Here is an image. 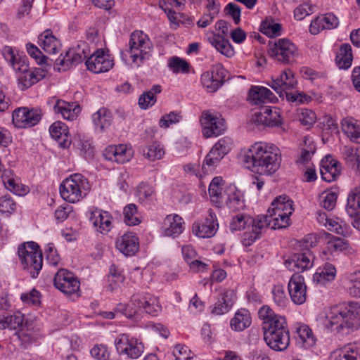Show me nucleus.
Returning <instances> with one entry per match:
<instances>
[{
    "instance_id": "1",
    "label": "nucleus",
    "mask_w": 360,
    "mask_h": 360,
    "mask_svg": "<svg viewBox=\"0 0 360 360\" xmlns=\"http://www.w3.org/2000/svg\"><path fill=\"white\" fill-rule=\"evenodd\" d=\"M282 161L279 148L271 143L257 142L252 145L243 156V162L252 172L271 176L280 168Z\"/></svg>"
},
{
    "instance_id": "2",
    "label": "nucleus",
    "mask_w": 360,
    "mask_h": 360,
    "mask_svg": "<svg viewBox=\"0 0 360 360\" xmlns=\"http://www.w3.org/2000/svg\"><path fill=\"white\" fill-rule=\"evenodd\" d=\"M359 323L360 305L352 302L331 307L322 321L323 328L335 333H347Z\"/></svg>"
},
{
    "instance_id": "3",
    "label": "nucleus",
    "mask_w": 360,
    "mask_h": 360,
    "mask_svg": "<svg viewBox=\"0 0 360 360\" xmlns=\"http://www.w3.org/2000/svg\"><path fill=\"white\" fill-rule=\"evenodd\" d=\"M89 188L88 180L82 174L75 173L62 181L60 193L65 201L75 203L86 195Z\"/></svg>"
},
{
    "instance_id": "4",
    "label": "nucleus",
    "mask_w": 360,
    "mask_h": 360,
    "mask_svg": "<svg viewBox=\"0 0 360 360\" xmlns=\"http://www.w3.org/2000/svg\"><path fill=\"white\" fill-rule=\"evenodd\" d=\"M18 254L23 269L32 278H37L42 269L43 256L39 245L34 242H27L18 247Z\"/></svg>"
},
{
    "instance_id": "5",
    "label": "nucleus",
    "mask_w": 360,
    "mask_h": 360,
    "mask_svg": "<svg viewBox=\"0 0 360 360\" xmlns=\"http://www.w3.org/2000/svg\"><path fill=\"white\" fill-rule=\"evenodd\" d=\"M293 201L286 195L276 198L267 211L273 224L272 229L286 228L290 224V216L293 212Z\"/></svg>"
},
{
    "instance_id": "6",
    "label": "nucleus",
    "mask_w": 360,
    "mask_h": 360,
    "mask_svg": "<svg viewBox=\"0 0 360 360\" xmlns=\"http://www.w3.org/2000/svg\"><path fill=\"white\" fill-rule=\"evenodd\" d=\"M129 53L132 62L138 67L149 60L153 51V45L148 37L142 31L136 30L131 34Z\"/></svg>"
},
{
    "instance_id": "7",
    "label": "nucleus",
    "mask_w": 360,
    "mask_h": 360,
    "mask_svg": "<svg viewBox=\"0 0 360 360\" xmlns=\"http://www.w3.org/2000/svg\"><path fill=\"white\" fill-rule=\"evenodd\" d=\"M268 53L276 61L289 65L294 63L299 55L297 46L288 39L269 41Z\"/></svg>"
},
{
    "instance_id": "8",
    "label": "nucleus",
    "mask_w": 360,
    "mask_h": 360,
    "mask_svg": "<svg viewBox=\"0 0 360 360\" xmlns=\"http://www.w3.org/2000/svg\"><path fill=\"white\" fill-rule=\"evenodd\" d=\"M114 344L120 355H124L131 359L139 358L144 352L142 342L126 333L118 335Z\"/></svg>"
},
{
    "instance_id": "9",
    "label": "nucleus",
    "mask_w": 360,
    "mask_h": 360,
    "mask_svg": "<svg viewBox=\"0 0 360 360\" xmlns=\"http://www.w3.org/2000/svg\"><path fill=\"white\" fill-rule=\"evenodd\" d=\"M14 70L19 72L18 83L22 90L30 88L44 79L48 71L44 67L30 69L27 60L20 65H15Z\"/></svg>"
},
{
    "instance_id": "10",
    "label": "nucleus",
    "mask_w": 360,
    "mask_h": 360,
    "mask_svg": "<svg viewBox=\"0 0 360 360\" xmlns=\"http://www.w3.org/2000/svg\"><path fill=\"white\" fill-rule=\"evenodd\" d=\"M200 123L205 138L218 136L226 130L225 120L217 112L205 110L202 112Z\"/></svg>"
},
{
    "instance_id": "11",
    "label": "nucleus",
    "mask_w": 360,
    "mask_h": 360,
    "mask_svg": "<svg viewBox=\"0 0 360 360\" xmlns=\"http://www.w3.org/2000/svg\"><path fill=\"white\" fill-rule=\"evenodd\" d=\"M41 118L39 108L22 107L15 109L12 113V122L15 127L27 128L37 124Z\"/></svg>"
},
{
    "instance_id": "12",
    "label": "nucleus",
    "mask_w": 360,
    "mask_h": 360,
    "mask_svg": "<svg viewBox=\"0 0 360 360\" xmlns=\"http://www.w3.org/2000/svg\"><path fill=\"white\" fill-rule=\"evenodd\" d=\"M227 75L226 70L221 64H216L210 71L202 74L200 82L207 91H217L224 84Z\"/></svg>"
},
{
    "instance_id": "13",
    "label": "nucleus",
    "mask_w": 360,
    "mask_h": 360,
    "mask_svg": "<svg viewBox=\"0 0 360 360\" xmlns=\"http://www.w3.org/2000/svg\"><path fill=\"white\" fill-rule=\"evenodd\" d=\"M131 304L137 309V313L143 311L152 316H157L161 311L158 297L146 292H138L131 297Z\"/></svg>"
},
{
    "instance_id": "14",
    "label": "nucleus",
    "mask_w": 360,
    "mask_h": 360,
    "mask_svg": "<svg viewBox=\"0 0 360 360\" xmlns=\"http://www.w3.org/2000/svg\"><path fill=\"white\" fill-rule=\"evenodd\" d=\"M53 283L56 288L65 294L77 292L80 286L78 278L73 273L65 269H60L56 274Z\"/></svg>"
},
{
    "instance_id": "15",
    "label": "nucleus",
    "mask_w": 360,
    "mask_h": 360,
    "mask_svg": "<svg viewBox=\"0 0 360 360\" xmlns=\"http://www.w3.org/2000/svg\"><path fill=\"white\" fill-rule=\"evenodd\" d=\"M86 68L94 73L105 72L112 68L113 60L103 49H98L85 61Z\"/></svg>"
},
{
    "instance_id": "16",
    "label": "nucleus",
    "mask_w": 360,
    "mask_h": 360,
    "mask_svg": "<svg viewBox=\"0 0 360 360\" xmlns=\"http://www.w3.org/2000/svg\"><path fill=\"white\" fill-rule=\"evenodd\" d=\"M218 223L215 213L212 210H208V215L204 221H197L193 224V233L202 238H211L215 235Z\"/></svg>"
},
{
    "instance_id": "17",
    "label": "nucleus",
    "mask_w": 360,
    "mask_h": 360,
    "mask_svg": "<svg viewBox=\"0 0 360 360\" xmlns=\"http://www.w3.org/2000/svg\"><path fill=\"white\" fill-rule=\"evenodd\" d=\"M291 300L296 304H302L307 300V285L302 275L294 274L288 285Z\"/></svg>"
},
{
    "instance_id": "18",
    "label": "nucleus",
    "mask_w": 360,
    "mask_h": 360,
    "mask_svg": "<svg viewBox=\"0 0 360 360\" xmlns=\"http://www.w3.org/2000/svg\"><path fill=\"white\" fill-rule=\"evenodd\" d=\"M266 84L279 94L280 97H283V91L295 88L297 80L294 77L293 72L290 69H285L278 77L271 79Z\"/></svg>"
},
{
    "instance_id": "19",
    "label": "nucleus",
    "mask_w": 360,
    "mask_h": 360,
    "mask_svg": "<svg viewBox=\"0 0 360 360\" xmlns=\"http://www.w3.org/2000/svg\"><path fill=\"white\" fill-rule=\"evenodd\" d=\"M264 340L266 345L275 351H284L290 344L289 330L264 332Z\"/></svg>"
},
{
    "instance_id": "20",
    "label": "nucleus",
    "mask_w": 360,
    "mask_h": 360,
    "mask_svg": "<svg viewBox=\"0 0 360 360\" xmlns=\"http://www.w3.org/2000/svg\"><path fill=\"white\" fill-rule=\"evenodd\" d=\"M311 255L310 251L295 252L285 262V265L290 271H304L312 266Z\"/></svg>"
},
{
    "instance_id": "21",
    "label": "nucleus",
    "mask_w": 360,
    "mask_h": 360,
    "mask_svg": "<svg viewBox=\"0 0 360 360\" xmlns=\"http://www.w3.org/2000/svg\"><path fill=\"white\" fill-rule=\"evenodd\" d=\"M338 25V18L333 13H328L314 19L309 25V32L312 34H317L323 30L335 29Z\"/></svg>"
},
{
    "instance_id": "22",
    "label": "nucleus",
    "mask_w": 360,
    "mask_h": 360,
    "mask_svg": "<svg viewBox=\"0 0 360 360\" xmlns=\"http://www.w3.org/2000/svg\"><path fill=\"white\" fill-rule=\"evenodd\" d=\"M116 248L126 256L134 255L139 248L138 238L131 232L125 233L117 239Z\"/></svg>"
},
{
    "instance_id": "23",
    "label": "nucleus",
    "mask_w": 360,
    "mask_h": 360,
    "mask_svg": "<svg viewBox=\"0 0 360 360\" xmlns=\"http://www.w3.org/2000/svg\"><path fill=\"white\" fill-rule=\"evenodd\" d=\"M277 98L266 87L252 86L248 92V101L251 105H260L266 102H274Z\"/></svg>"
},
{
    "instance_id": "24",
    "label": "nucleus",
    "mask_w": 360,
    "mask_h": 360,
    "mask_svg": "<svg viewBox=\"0 0 360 360\" xmlns=\"http://www.w3.org/2000/svg\"><path fill=\"white\" fill-rule=\"evenodd\" d=\"M320 173L323 180L333 181L340 173L339 162L330 155H326L321 161Z\"/></svg>"
},
{
    "instance_id": "25",
    "label": "nucleus",
    "mask_w": 360,
    "mask_h": 360,
    "mask_svg": "<svg viewBox=\"0 0 360 360\" xmlns=\"http://www.w3.org/2000/svg\"><path fill=\"white\" fill-rule=\"evenodd\" d=\"M236 300V295L233 290H226L220 295L217 302L214 304L212 312L216 315L227 313L233 305Z\"/></svg>"
},
{
    "instance_id": "26",
    "label": "nucleus",
    "mask_w": 360,
    "mask_h": 360,
    "mask_svg": "<svg viewBox=\"0 0 360 360\" xmlns=\"http://www.w3.org/2000/svg\"><path fill=\"white\" fill-rule=\"evenodd\" d=\"M87 56L88 54L85 52L84 49H79L77 51L74 49H70L66 52L65 56H60L57 58L56 63L57 65H60L65 70L70 66L82 63L87 58Z\"/></svg>"
},
{
    "instance_id": "27",
    "label": "nucleus",
    "mask_w": 360,
    "mask_h": 360,
    "mask_svg": "<svg viewBox=\"0 0 360 360\" xmlns=\"http://www.w3.org/2000/svg\"><path fill=\"white\" fill-rule=\"evenodd\" d=\"M184 220L178 214L167 215L163 222L164 233L167 236L176 238L184 231Z\"/></svg>"
},
{
    "instance_id": "28",
    "label": "nucleus",
    "mask_w": 360,
    "mask_h": 360,
    "mask_svg": "<svg viewBox=\"0 0 360 360\" xmlns=\"http://www.w3.org/2000/svg\"><path fill=\"white\" fill-rule=\"evenodd\" d=\"M56 113L60 114L67 120H74L80 112V107L75 103H68L63 100H57L54 105Z\"/></svg>"
},
{
    "instance_id": "29",
    "label": "nucleus",
    "mask_w": 360,
    "mask_h": 360,
    "mask_svg": "<svg viewBox=\"0 0 360 360\" xmlns=\"http://www.w3.org/2000/svg\"><path fill=\"white\" fill-rule=\"evenodd\" d=\"M111 219L112 217L109 212L102 210L93 212L90 218L97 231L101 233H108L110 231L112 226Z\"/></svg>"
},
{
    "instance_id": "30",
    "label": "nucleus",
    "mask_w": 360,
    "mask_h": 360,
    "mask_svg": "<svg viewBox=\"0 0 360 360\" xmlns=\"http://www.w3.org/2000/svg\"><path fill=\"white\" fill-rule=\"evenodd\" d=\"M39 44L47 53L55 54L60 48V41L53 35L50 30H46L38 37Z\"/></svg>"
},
{
    "instance_id": "31",
    "label": "nucleus",
    "mask_w": 360,
    "mask_h": 360,
    "mask_svg": "<svg viewBox=\"0 0 360 360\" xmlns=\"http://www.w3.org/2000/svg\"><path fill=\"white\" fill-rule=\"evenodd\" d=\"M49 132L52 138L60 141L59 144L62 148H68L70 146L68 127L63 122L58 121L53 123L49 128Z\"/></svg>"
},
{
    "instance_id": "32",
    "label": "nucleus",
    "mask_w": 360,
    "mask_h": 360,
    "mask_svg": "<svg viewBox=\"0 0 360 360\" xmlns=\"http://www.w3.org/2000/svg\"><path fill=\"white\" fill-rule=\"evenodd\" d=\"M353 60L352 49L350 44H342L336 53L335 63L340 69L347 70L352 65Z\"/></svg>"
},
{
    "instance_id": "33",
    "label": "nucleus",
    "mask_w": 360,
    "mask_h": 360,
    "mask_svg": "<svg viewBox=\"0 0 360 360\" xmlns=\"http://www.w3.org/2000/svg\"><path fill=\"white\" fill-rule=\"evenodd\" d=\"M2 182L6 188L18 195H23L27 193V188L19 184L18 180L13 176L10 169H5L1 175Z\"/></svg>"
},
{
    "instance_id": "34",
    "label": "nucleus",
    "mask_w": 360,
    "mask_h": 360,
    "mask_svg": "<svg viewBox=\"0 0 360 360\" xmlns=\"http://www.w3.org/2000/svg\"><path fill=\"white\" fill-rule=\"evenodd\" d=\"M346 211L350 217L360 220V187L349 193Z\"/></svg>"
},
{
    "instance_id": "35",
    "label": "nucleus",
    "mask_w": 360,
    "mask_h": 360,
    "mask_svg": "<svg viewBox=\"0 0 360 360\" xmlns=\"http://www.w3.org/2000/svg\"><path fill=\"white\" fill-rule=\"evenodd\" d=\"M251 324V316L248 310L240 309L238 310L231 319V328L235 331H243Z\"/></svg>"
},
{
    "instance_id": "36",
    "label": "nucleus",
    "mask_w": 360,
    "mask_h": 360,
    "mask_svg": "<svg viewBox=\"0 0 360 360\" xmlns=\"http://www.w3.org/2000/svg\"><path fill=\"white\" fill-rule=\"evenodd\" d=\"M296 332L298 335L297 343L301 347L310 349L316 344V339L308 326L300 325L297 328Z\"/></svg>"
},
{
    "instance_id": "37",
    "label": "nucleus",
    "mask_w": 360,
    "mask_h": 360,
    "mask_svg": "<svg viewBox=\"0 0 360 360\" xmlns=\"http://www.w3.org/2000/svg\"><path fill=\"white\" fill-rule=\"evenodd\" d=\"M358 352H360V349L353 342L333 352L330 358V360H355Z\"/></svg>"
},
{
    "instance_id": "38",
    "label": "nucleus",
    "mask_w": 360,
    "mask_h": 360,
    "mask_svg": "<svg viewBox=\"0 0 360 360\" xmlns=\"http://www.w3.org/2000/svg\"><path fill=\"white\" fill-rule=\"evenodd\" d=\"M342 131L349 139L355 142L360 137V124L353 117L343 118L341 122Z\"/></svg>"
},
{
    "instance_id": "39",
    "label": "nucleus",
    "mask_w": 360,
    "mask_h": 360,
    "mask_svg": "<svg viewBox=\"0 0 360 360\" xmlns=\"http://www.w3.org/2000/svg\"><path fill=\"white\" fill-rule=\"evenodd\" d=\"M23 321L24 315L20 311L10 316L1 315L0 316V329H18L22 326Z\"/></svg>"
},
{
    "instance_id": "40",
    "label": "nucleus",
    "mask_w": 360,
    "mask_h": 360,
    "mask_svg": "<svg viewBox=\"0 0 360 360\" xmlns=\"http://www.w3.org/2000/svg\"><path fill=\"white\" fill-rule=\"evenodd\" d=\"M210 43L221 54L230 57L233 53L232 46L223 35L213 34L208 39Z\"/></svg>"
},
{
    "instance_id": "41",
    "label": "nucleus",
    "mask_w": 360,
    "mask_h": 360,
    "mask_svg": "<svg viewBox=\"0 0 360 360\" xmlns=\"http://www.w3.org/2000/svg\"><path fill=\"white\" fill-rule=\"evenodd\" d=\"M162 91V87L159 84H155L152 86L150 90L144 91L139 98V105L141 109H147L153 106L156 103L155 95L160 94Z\"/></svg>"
},
{
    "instance_id": "42",
    "label": "nucleus",
    "mask_w": 360,
    "mask_h": 360,
    "mask_svg": "<svg viewBox=\"0 0 360 360\" xmlns=\"http://www.w3.org/2000/svg\"><path fill=\"white\" fill-rule=\"evenodd\" d=\"M92 120L97 128L101 131H103L111 123V113L106 108H100L97 112L92 115Z\"/></svg>"
},
{
    "instance_id": "43",
    "label": "nucleus",
    "mask_w": 360,
    "mask_h": 360,
    "mask_svg": "<svg viewBox=\"0 0 360 360\" xmlns=\"http://www.w3.org/2000/svg\"><path fill=\"white\" fill-rule=\"evenodd\" d=\"M226 205L229 210L233 212H237L244 210L245 205L240 192L236 191L229 193L226 201Z\"/></svg>"
},
{
    "instance_id": "44",
    "label": "nucleus",
    "mask_w": 360,
    "mask_h": 360,
    "mask_svg": "<svg viewBox=\"0 0 360 360\" xmlns=\"http://www.w3.org/2000/svg\"><path fill=\"white\" fill-rule=\"evenodd\" d=\"M271 215H260L257 216L256 219H252V222H250L252 231L256 232L259 235L262 233L266 229L271 227L272 229L273 222L270 219Z\"/></svg>"
},
{
    "instance_id": "45",
    "label": "nucleus",
    "mask_w": 360,
    "mask_h": 360,
    "mask_svg": "<svg viewBox=\"0 0 360 360\" xmlns=\"http://www.w3.org/2000/svg\"><path fill=\"white\" fill-rule=\"evenodd\" d=\"M336 275V269L330 264H325L323 269H320L319 271L316 272L314 276L316 277L318 282L325 284L326 281H331L334 280Z\"/></svg>"
},
{
    "instance_id": "46",
    "label": "nucleus",
    "mask_w": 360,
    "mask_h": 360,
    "mask_svg": "<svg viewBox=\"0 0 360 360\" xmlns=\"http://www.w3.org/2000/svg\"><path fill=\"white\" fill-rule=\"evenodd\" d=\"M262 328L264 332H271V330L278 332L288 330L285 317L278 314L269 323L267 322L266 325H264Z\"/></svg>"
},
{
    "instance_id": "47",
    "label": "nucleus",
    "mask_w": 360,
    "mask_h": 360,
    "mask_svg": "<svg viewBox=\"0 0 360 360\" xmlns=\"http://www.w3.org/2000/svg\"><path fill=\"white\" fill-rule=\"evenodd\" d=\"M168 66L174 73H188L190 70L189 63L177 56H173L169 59Z\"/></svg>"
},
{
    "instance_id": "48",
    "label": "nucleus",
    "mask_w": 360,
    "mask_h": 360,
    "mask_svg": "<svg viewBox=\"0 0 360 360\" xmlns=\"http://www.w3.org/2000/svg\"><path fill=\"white\" fill-rule=\"evenodd\" d=\"M224 186V181L221 176H216L213 178L209 186V194L212 201L219 202V198H221L222 187Z\"/></svg>"
},
{
    "instance_id": "49",
    "label": "nucleus",
    "mask_w": 360,
    "mask_h": 360,
    "mask_svg": "<svg viewBox=\"0 0 360 360\" xmlns=\"http://www.w3.org/2000/svg\"><path fill=\"white\" fill-rule=\"evenodd\" d=\"M250 222H252V217L246 214L239 213L233 217L230 223V229L232 232L240 231L243 229H245L246 226L249 227Z\"/></svg>"
},
{
    "instance_id": "50",
    "label": "nucleus",
    "mask_w": 360,
    "mask_h": 360,
    "mask_svg": "<svg viewBox=\"0 0 360 360\" xmlns=\"http://www.w3.org/2000/svg\"><path fill=\"white\" fill-rule=\"evenodd\" d=\"M1 53L5 60L10 63L13 69L15 65H20L22 62L27 60L25 56L15 54L14 50L11 46H5L1 50Z\"/></svg>"
},
{
    "instance_id": "51",
    "label": "nucleus",
    "mask_w": 360,
    "mask_h": 360,
    "mask_svg": "<svg viewBox=\"0 0 360 360\" xmlns=\"http://www.w3.org/2000/svg\"><path fill=\"white\" fill-rule=\"evenodd\" d=\"M142 153L145 157L152 161L161 159L165 154L163 148L157 143L148 146L143 149Z\"/></svg>"
},
{
    "instance_id": "52",
    "label": "nucleus",
    "mask_w": 360,
    "mask_h": 360,
    "mask_svg": "<svg viewBox=\"0 0 360 360\" xmlns=\"http://www.w3.org/2000/svg\"><path fill=\"white\" fill-rule=\"evenodd\" d=\"M265 113H266V126L278 127L282 123L281 117V110L276 107H266Z\"/></svg>"
},
{
    "instance_id": "53",
    "label": "nucleus",
    "mask_w": 360,
    "mask_h": 360,
    "mask_svg": "<svg viewBox=\"0 0 360 360\" xmlns=\"http://www.w3.org/2000/svg\"><path fill=\"white\" fill-rule=\"evenodd\" d=\"M124 222L128 226L138 225L141 220L137 217V207L135 204H129L124 208Z\"/></svg>"
},
{
    "instance_id": "54",
    "label": "nucleus",
    "mask_w": 360,
    "mask_h": 360,
    "mask_svg": "<svg viewBox=\"0 0 360 360\" xmlns=\"http://www.w3.org/2000/svg\"><path fill=\"white\" fill-rule=\"evenodd\" d=\"M281 25L274 22L272 19H266L261 25V31L270 37L281 34Z\"/></svg>"
},
{
    "instance_id": "55",
    "label": "nucleus",
    "mask_w": 360,
    "mask_h": 360,
    "mask_svg": "<svg viewBox=\"0 0 360 360\" xmlns=\"http://www.w3.org/2000/svg\"><path fill=\"white\" fill-rule=\"evenodd\" d=\"M348 248V242L347 240L331 236L327 243V248L331 252H341Z\"/></svg>"
},
{
    "instance_id": "56",
    "label": "nucleus",
    "mask_w": 360,
    "mask_h": 360,
    "mask_svg": "<svg viewBox=\"0 0 360 360\" xmlns=\"http://www.w3.org/2000/svg\"><path fill=\"white\" fill-rule=\"evenodd\" d=\"M115 147L117 148V153H115L116 162L123 164L131 160L133 155V151L131 148L123 144L115 146Z\"/></svg>"
},
{
    "instance_id": "57",
    "label": "nucleus",
    "mask_w": 360,
    "mask_h": 360,
    "mask_svg": "<svg viewBox=\"0 0 360 360\" xmlns=\"http://www.w3.org/2000/svg\"><path fill=\"white\" fill-rule=\"evenodd\" d=\"M154 195V189L150 185L146 183H141L137 187V196L140 201L151 200L153 199Z\"/></svg>"
},
{
    "instance_id": "58",
    "label": "nucleus",
    "mask_w": 360,
    "mask_h": 360,
    "mask_svg": "<svg viewBox=\"0 0 360 360\" xmlns=\"http://www.w3.org/2000/svg\"><path fill=\"white\" fill-rule=\"evenodd\" d=\"M343 155L349 166L354 167L356 165L360 169V154L358 150L352 148H346L344 150Z\"/></svg>"
},
{
    "instance_id": "59",
    "label": "nucleus",
    "mask_w": 360,
    "mask_h": 360,
    "mask_svg": "<svg viewBox=\"0 0 360 360\" xmlns=\"http://www.w3.org/2000/svg\"><path fill=\"white\" fill-rule=\"evenodd\" d=\"M16 209V204L10 195L0 197V213L11 214Z\"/></svg>"
},
{
    "instance_id": "60",
    "label": "nucleus",
    "mask_w": 360,
    "mask_h": 360,
    "mask_svg": "<svg viewBox=\"0 0 360 360\" xmlns=\"http://www.w3.org/2000/svg\"><path fill=\"white\" fill-rule=\"evenodd\" d=\"M175 360H193V355L188 347L183 345H177L173 350Z\"/></svg>"
},
{
    "instance_id": "61",
    "label": "nucleus",
    "mask_w": 360,
    "mask_h": 360,
    "mask_svg": "<svg viewBox=\"0 0 360 360\" xmlns=\"http://www.w3.org/2000/svg\"><path fill=\"white\" fill-rule=\"evenodd\" d=\"M230 149L231 142L227 138L220 139L212 148V150L221 158L229 152Z\"/></svg>"
},
{
    "instance_id": "62",
    "label": "nucleus",
    "mask_w": 360,
    "mask_h": 360,
    "mask_svg": "<svg viewBox=\"0 0 360 360\" xmlns=\"http://www.w3.org/2000/svg\"><path fill=\"white\" fill-rule=\"evenodd\" d=\"M28 54L34 58L39 65H46L48 58L43 55L42 52L35 45L28 43L27 44Z\"/></svg>"
},
{
    "instance_id": "63",
    "label": "nucleus",
    "mask_w": 360,
    "mask_h": 360,
    "mask_svg": "<svg viewBox=\"0 0 360 360\" xmlns=\"http://www.w3.org/2000/svg\"><path fill=\"white\" fill-rule=\"evenodd\" d=\"M338 195L335 192L323 193L320 197L321 206L328 210H332L337 201Z\"/></svg>"
},
{
    "instance_id": "64",
    "label": "nucleus",
    "mask_w": 360,
    "mask_h": 360,
    "mask_svg": "<svg viewBox=\"0 0 360 360\" xmlns=\"http://www.w3.org/2000/svg\"><path fill=\"white\" fill-rule=\"evenodd\" d=\"M221 159L219 155L211 149L204 160L202 169L207 172L213 169L218 165Z\"/></svg>"
}]
</instances>
